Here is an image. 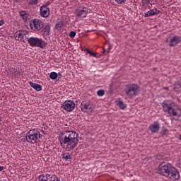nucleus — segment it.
<instances>
[{
    "label": "nucleus",
    "mask_w": 181,
    "mask_h": 181,
    "mask_svg": "<svg viewBox=\"0 0 181 181\" xmlns=\"http://www.w3.org/2000/svg\"><path fill=\"white\" fill-rule=\"evenodd\" d=\"M160 13V11H159L158 8L151 9L144 13V18H149V16H153V15H159Z\"/></svg>",
    "instance_id": "f3484780"
},
{
    "label": "nucleus",
    "mask_w": 181,
    "mask_h": 181,
    "mask_svg": "<svg viewBox=\"0 0 181 181\" xmlns=\"http://www.w3.org/2000/svg\"><path fill=\"white\" fill-rule=\"evenodd\" d=\"M49 78H51V80H56V78H57V73L51 72L49 74Z\"/></svg>",
    "instance_id": "4be33fe9"
},
{
    "label": "nucleus",
    "mask_w": 181,
    "mask_h": 181,
    "mask_svg": "<svg viewBox=\"0 0 181 181\" xmlns=\"http://www.w3.org/2000/svg\"><path fill=\"white\" fill-rule=\"evenodd\" d=\"M69 36L71 39H74V37H76V31H71Z\"/></svg>",
    "instance_id": "bb28decb"
},
{
    "label": "nucleus",
    "mask_w": 181,
    "mask_h": 181,
    "mask_svg": "<svg viewBox=\"0 0 181 181\" xmlns=\"http://www.w3.org/2000/svg\"><path fill=\"white\" fill-rule=\"evenodd\" d=\"M117 4H124L127 0H115Z\"/></svg>",
    "instance_id": "cd10ccee"
},
{
    "label": "nucleus",
    "mask_w": 181,
    "mask_h": 181,
    "mask_svg": "<svg viewBox=\"0 0 181 181\" xmlns=\"http://www.w3.org/2000/svg\"><path fill=\"white\" fill-rule=\"evenodd\" d=\"M29 84L32 88H34L36 91H42V85L35 83L33 82H29Z\"/></svg>",
    "instance_id": "6ab92c4d"
},
{
    "label": "nucleus",
    "mask_w": 181,
    "mask_h": 181,
    "mask_svg": "<svg viewBox=\"0 0 181 181\" xmlns=\"http://www.w3.org/2000/svg\"><path fill=\"white\" fill-rule=\"evenodd\" d=\"M76 107V103L71 100H66L63 103L62 105V108L63 110H65V111H67L68 112H71L73 110H74V107Z\"/></svg>",
    "instance_id": "f8f14e48"
},
{
    "label": "nucleus",
    "mask_w": 181,
    "mask_h": 181,
    "mask_svg": "<svg viewBox=\"0 0 181 181\" xmlns=\"http://www.w3.org/2000/svg\"><path fill=\"white\" fill-rule=\"evenodd\" d=\"M62 26H63V23L62 22H58L56 25H55V29H62Z\"/></svg>",
    "instance_id": "393cba45"
},
{
    "label": "nucleus",
    "mask_w": 181,
    "mask_h": 181,
    "mask_svg": "<svg viewBox=\"0 0 181 181\" xmlns=\"http://www.w3.org/2000/svg\"><path fill=\"white\" fill-rule=\"evenodd\" d=\"M177 166L181 169V160L177 161Z\"/></svg>",
    "instance_id": "c85d7f7f"
},
{
    "label": "nucleus",
    "mask_w": 181,
    "mask_h": 181,
    "mask_svg": "<svg viewBox=\"0 0 181 181\" xmlns=\"http://www.w3.org/2000/svg\"><path fill=\"white\" fill-rule=\"evenodd\" d=\"M125 93L128 98H134L141 93V87L138 84H130L126 88Z\"/></svg>",
    "instance_id": "423d86ee"
},
{
    "label": "nucleus",
    "mask_w": 181,
    "mask_h": 181,
    "mask_svg": "<svg viewBox=\"0 0 181 181\" xmlns=\"http://www.w3.org/2000/svg\"><path fill=\"white\" fill-rule=\"evenodd\" d=\"M179 88H181V83H179Z\"/></svg>",
    "instance_id": "473e14b6"
},
{
    "label": "nucleus",
    "mask_w": 181,
    "mask_h": 181,
    "mask_svg": "<svg viewBox=\"0 0 181 181\" xmlns=\"http://www.w3.org/2000/svg\"><path fill=\"white\" fill-rule=\"evenodd\" d=\"M81 110L83 112L91 114V112L94 111V105L93 104V102L90 100H83L81 103Z\"/></svg>",
    "instance_id": "0eeeda50"
},
{
    "label": "nucleus",
    "mask_w": 181,
    "mask_h": 181,
    "mask_svg": "<svg viewBox=\"0 0 181 181\" xmlns=\"http://www.w3.org/2000/svg\"><path fill=\"white\" fill-rule=\"evenodd\" d=\"M40 13L42 18H47L50 13V10L47 6H42L40 9Z\"/></svg>",
    "instance_id": "dca6fc26"
},
{
    "label": "nucleus",
    "mask_w": 181,
    "mask_h": 181,
    "mask_svg": "<svg viewBox=\"0 0 181 181\" xmlns=\"http://www.w3.org/2000/svg\"><path fill=\"white\" fill-rule=\"evenodd\" d=\"M4 170V166H0V172H2Z\"/></svg>",
    "instance_id": "7c9ffc66"
},
{
    "label": "nucleus",
    "mask_w": 181,
    "mask_h": 181,
    "mask_svg": "<svg viewBox=\"0 0 181 181\" xmlns=\"http://www.w3.org/2000/svg\"><path fill=\"white\" fill-rule=\"evenodd\" d=\"M6 72L8 74H13L16 77H18L21 76V72H19V71H18V69H16L13 67L10 68L8 70H6Z\"/></svg>",
    "instance_id": "a211bd4d"
},
{
    "label": "nucleus",
    "mask_w": 181,
    "mask_h": 181,
    "mask_svg": "<svg viewBox=\"0 0 181 181\" xmlns=\"http://www.w3.org/2000/svg\"><path fill=\"white\" fill-rule=\"evenodd\" d=\"M117 105L120 110H125V108H127V104H125L124 101L121 100H119V101L117 102Z\"/></svg>",
    "instance_id": "412c9836"
},
{
    "label": "nucleus",
    "mask_w": 181,
    "mask_h": 181,
    "mask_svg": "<svg viewBox=\"0 0 181 181\" xmlns=\"http://www.w3.org/2000/svg\"><path fill=\"white\" fill-rule=\"evenodd\" d=\"M4 23H5V21L4 19L0 21V26H2V25H4Z\"/></svg>",
    "instance_id": "c756f323"
},
{
    "label": "nucleus",
    "mask_w": 181,
    "mask_h": 181,
    "mask_svg": "<svg viewBox=\"0 0 181 181\" xmlns=\"http://www.w3.org/2000/svg\"><path fill=\"white\" fill-rule=\"evenodd\" d=\"M30 26L34 32H39L41 36H48L50 34V25L43 24V23L37 18L33 19L30 23Z\"/></svg>",
    "instance_id": "7ed1b4c3"
},
{
    "label": "nucleus",
    "mask_w": 181,
    "mask_h": 181,
    "mask_svg": "<svg viewBox=\"0 0 181 181\" xmlns=\"http://www.w3.org/2000/svg\"><path fill=\"white\" fill-rule=\"evenodd\" d=\"M1 117H0V122H1Z\"/></svg>",
    "instance_id": "f704fd0d"
},
{
    "label": "nucleus",
    "mask_w": 181,
    "mask_h": 181,
    "mask_svg": "<svg viewBox=\"0 0 181 181\" xmlns=\"http://www.w3.org/2000/svg\"><path fill=\"white\" fill-rule=\"evenodd\" d=\"M29 32L26 30H19L14 33V37L18 42H25L28 39Z\"/></svg>",
    "instance_id": "1a4fd4ad"
},
{
    "label": "nucleus",
    "mask_w": 181,
    "mask_h": 181,
    "mask_svg": "<svg viewBox=\"0 0 181 181\" xmlns=\"http://www.w3.org/2000/svg\"><path fill=\"white\" fill-rule=\"evenodd\" d=\"M14 2H18L19 0H13Z\"/></svg>",
    "instance_id": "72a5a7b5"
},
{
    "label": "nucleus",
    "mask_w": 181,
    "mask_h": 181,
    "mask_svg": "<svg viewBox=\"0 0 181 181\" xmlns=\"http://www.w3.org/2000/svg\"><path fill=\"white\" fill-rule=\"evenodd\" d=\"M62 159H65L66 160H69V159H71V156H70V153H64L63 154Z\"/></svg>",
    "instance_id": "5701e85b"
},
{
    "label": "nucleus",
    "mask_w": 181,
    "mask_h": 181,
    "mask_svg": "<svg viewBox=\"0 0 181 181\" xmlns=\"http://www.w3.org/2000/svg\"><path fill=\"white\" fill-rule=\"evenodd\" d=\"M75 15L78 18H86L88 15V8L86 6H79L75 10Z\"/></svg>",
    "instance_id": "9b49d317"
},
{
    "label": "nucleus",
    "mask_w": 181,
    "mask_h": 181,
    "mask_svg": "<svg viewBox=\"0 0 181 181\" xmlns=\"http://www.w3.org/2000/svg\"><path fill=\"white\" fill-rule=\"evenodd\" d=\"M87 53H88V54H90V56H93V57H97V54H95V52H93L89 49H86Z\"/></svg>",
    "instance_id": "a878e982"
},
{
    "label": "nucleus",
    "mask_w": 181,
    "mask_h": 181,
    "mask_svg": "<svg viewBox=\"0 0 181 181\" xmlns=\"http://www.w3.org/2000/svg\"><path fill=\"white\" fill-rule=\"evenodd\" d=\"M34 4H37V0H34Z\"/></svg>",
    "instance_id": "2f4dec72"
},
{
    "label": "nucleus",
    "mask_w": 181,
    "mask_h": 181,
    "mask_svg": "<svg viewBox=\"0 0 181 181\" xmlns=\"http://www.w3.org/2000/svg\"><path fill=\"white\" fill-rule=\"evenodd\" d=\"M38 179L39 181H60L57 176L50 174L40 175Z\"/></svg>",
    "instance_id": "4468645a"
},
{
    "label": "nucleus",
    "mask_w": 181,
    "mask_h": 181,
    "mask_svg": "<svg viewBox=\"0 0 181 181\" xmlns=\"http://www.w3.org/2000/svg\"><path fill=\"white\" fill-rule=\"evenodd\" d=\"M20 16L23 19L24 21H28V18H29V14L26 11H20Z\"/></svg>",
    "instance_id": "aec40b11"
},
{
    "label": "nucleus",
    "mask_w": 181,
    "mask_h": 181,
    "mask_svg": "<svg viewBox=\"0 0 181 181\" xmlns=\"http://www.w3.org/2000/svg\"><path fill=\"white\" fill-rule=\"evenodd\" d=\"M165 177L173 181L179 180V179H180V173L176 168L173 167Z\"/></svg>",
    "instance_id": "9d476101"
},
{
    "label": "nucleus",
    "mask_w": 181,
    "mask_h": 181,
    "mask_svg": "<svg viewBox=\"0 0 181 181\" xmlns=\"http://www.w3.org/2000/svg\"><path fill=\"white\" fill-rule=\"evenodd\" d=\"M163 110L168 114L170 117H181V108L177 104L172 100H165L162 103Z\"/></svg>",
    "instance_id": "f03ea898"
},
{
    "label": "nucleus",
    "mask_w": 181,
    "mask_h": 181,
    "mask_svg": "<svg viewBox=\"0 0 181 181\" xmlns=\"http://www.w3.org/2000/svg\"><path fill=\"white\" fill-rule=\"evenodd\" d=\"M28 45L31 47H40V49H45L47 43L43 39L36 37H30L27 40Z\"/></svg>",
    "instance_id": "39448f33"
},
{
    "label": "nucleus",
    "mask_w": 181,
    "mask_h": 181,
    "mask_svg": "<svg viewBox=\"0 0 181 181\" xmlns=\"http://www.w3.org/2000/svg\"><path fill=\"white\" fill-rule=\"evenodd\" d=\"M165 42L170 47H175V46L181 43V36L175 35L170 39V41L167 39Z\"/></svg>",
    "instance_id": "ddd939ff"
},
{
    "label": "nucleus",
    "mask_w": 181,
    "mask_h": 181,
    "mask_svg": "<svg viewBox=\"0 0 181 181\" xmlns=\"http://www.w3.org/2000/svg\"><path fill=\"white\" fill-rule=\"evenodd\" d=\"M160 129V124L159 122H154L153 124L149 126V130L152 134H158Z\"/></svg>",
    "instance_id": "2eb2a0df"
},
{
    "label": "nucleus",
    "mask_w": 181,
    "mask_h": 181,
    "mask_svg": "<svg viewBox=\"0 0 181 181\" xmlns=\"http://www.w3.org/2000/svg\"><path fill=\"white\" fill-rule=\"evenodd\" d=\"M59 141L62 148L70 152L78 144V134L74 131L65 130L59 134Z\"/></svg>",
    "instance_id": "f257e3e1"
},
{
    "label": "nucleus",
    "mask_w": 181,
    "mask_h": 181,
    "mask_svg": "<svg viewBox=\"0 0 181 181\" xmlns=\"http://www.w3.org/2000/svg\"><path fill=\"white\" fill-rule=\"evenodd\" d=\"M173 167L170 163H161L158 165V173L162 175V176H165L166 177L167 175H168L170 169Z\"/></svg>",
    "instance_id": "6e6552de"
},
{
    "label": "nucleus",
    "mask_w": 181,
    "mask_h": 181,
    "mask_svg": "<svg viewBox=\"0 0 181 181\" xmlns=\"http://www.w3.org/2000/svg\"><path fill=\"white\" fill-rule=\"evenodd\" d=\"M40 132L36 129L28 131L26 134V141L29 144H37L40 141Z\"/></svg>",
    "instance_id": "20e7f679"
},
{
    "label": "nucleus",
    "mask_w": 181,
    "mask_h": 181,
    "mask_svg": "<svg viewBox=\"0 0 181 181\" xmlns=\"http://www.w3.org/2000/svg\"><path fill=\"white\" fill-rule=\"evenodd\" d=\"M97 94L99 97H103L105 94V91L103 89L98 90Z\"/></svg>",
    "instance_id": "b1692460"
}]
</instances>
